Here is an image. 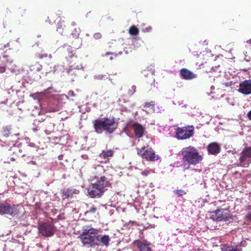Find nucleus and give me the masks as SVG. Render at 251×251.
Instances as JSON below:
<instances>
[{
  "label": "nucleus",
  "mask_w": 251,
  "mask_h": 251,
  "mask_svg": "<svg viewBox=\"0 0 251 251\" xmlns=\"http://www.w3.org/2000/svg\"><path fill=\"white\" fill-rule=\"evenodd\" d=\"M110 186L109 180L104 176H95L88 188V193L91 198H100Z\"/></svg>",
  "instance_id": "nucleus-1"
},
{
  "label": "nucleus",
  "mask_w": 251,
  "mask_h": 251,
  "mask_svg": "<svg viewBox=\"0 0 251 251\" xmlns=\"http://www.w3.org/2000/svg\"><path fill=\"white\" fill-rule=\"evenodd\" d=\"M181 153L183 162L182 165L185 169H188L190 165H196L199 164L203 159L202 156L198 150L191 146L183 148Z\"/></svg>",
  "instance_id": "nucleus-2"
},
{
  "label": "nucleus",
  "mask_w": 251,
  "mask_h": 251,
  "mask_svg": "<svg viewBox=\"0 0 251 251\" xmlns=\"http://www.w3.org/2000/svg\"><path fill=\"white\" fill-rule=\"evenodd\" d=\"M93 128L98 134H101L105 131L109 134L113 133L117 128L114 118H103L98 119L93 122Z\"/></svg>",
  "instance_id": "nucleus-3"
},
{
  "label": "nucleus",
  "mask_w": 251,
  "mask_h": 251,
  "mask_svg": "<svg viewBox=\"0 0 251 251\" xmlns=\"http://www.w3.org/2000/svg\"><path fill=\"white\" fill-rule=\"evenodd\" d=\"M19 211L17 206L12 205L6 201H0V215H10L13 217L18 215Z\"/></svg>",
  "instance_id": "nucleus-4"
},
{
  "label": "nucleus",
  "mask_w": 251,
  "mask_h": 251,
  "mask_svg": "<svg viewBox=\"0 0 251 251\" xmlns=\"http://www.w3.org/2000/svg\"><path fill=\"white\" fill-rule=\"evenodd\" d=\"M194 133L193 126L177 127L176 130V137L179 140H184L192 137Z\"/></svg>",
  "instance_id": "nucleus-5"
},
{
  "label": "nucleus",
  "mask_w": 251,
  "mask_h": 251,
  "mask_svg": "<svg viewBox=\"0 0 251 251\" xmlns=\"http://www.w3.org/2000/svg\"><path fill=\"white\" fill-rule=\"evenodd\" d=\"M38 229L41 235H53L55 228L49 223L40 222L38 224Z\"/></svg>",
  "instance_id": "nucleus-6"
},
{
  "label": "nucleus",
  "mask_w": 251,
  "mask_h": 251,
  "mask_svg": "<svg viewBox=\"0 0 251 251\" xmlns=\"http://www.w3.org/2000/svg\"><path fill=\"white\" fill-rule=\"evenodd\" d=\"M210 218L217 221H226L229 217V211L227 209H217L211 213Z\"/></svg>",
  "instance_id": "nucleus-7"
},
{
  "label": "nucleus",
  "mask_w": 251,
  "mask_h": 251,
  "mask_svg": "<svg viewBox=\"0 0 251 251\" xmlns=\"http://www.w3.org/2000/svg\"><path fill=\"white\" fill-rule=\"evenodd\" d=\"M240 164L242 166L251 163V146L245 147L239 154Z\"/></svg>",
  "instance_id": "nucleus-8"
},
{
  "label": "nucleus",
  "mask_w": 251,
  "mask_h": 251,
  "mask_svg": "<svg viewBox=\"0 0 251 251\" xmlns=\"http://www.w3.org/2000/svg\"><path fill=\"white\" fill-rule=\"evenodd\" d=\"M100 236H79L85 247L86 248L94 247L100 243Z\"/></svg>",
  "instance_id": "nucleus-9"
},
{
  "label": "nucleus",
  "mask_w": 251,
  "mask_h": 251,
  "mask_svg": "<svg viewBox=\"0 0 251 251\" xmlns=\"http://www.w3.org/2000/svg\"><path fill=\"white\" fill-rule=\"evenodd\" d=\"M238 91L246 95L251 94V80H246L240 83Z\"/></svg>",
  "instance_id": "nucleus-10"
},
{
  "label": "nucleus",
  "mask_w": 251,
  "mask_h": 251,
  "mask_svg": "<svg viewBox=\"0 0 251 251\" xmlns=\"http://www.w3.org/2000/svg\"><path fill=\"white\" fill-rule=\"evenodd\" d=\"M138 153L148 160L152 161L155 158L154 153L151 149L145 150V148H143L138 151Z\"/></svg>",
  "instance_id": "nucleus-11"
},
{
  "label": "nucleus",
  "mask_w": 251,
  "mask_h": 251,
  "mask_svg": "<svg viewBox=\"0 0 251 251\" xmlns=\"http://www.w3.org/2000/svg\"><path fill=\"white\" fill-rule=\"evenodd\" d=\"M12 63V61L8 59L7 55H3L2 58L0 57V73H3L8 68L9 64Z\"/></svg>",
  "instance_id": "nucleus-12"
},
{
  "label": "nucleus",
  "mask_w": 251,
  "mask_h": 251,
  "mask_svg": "<svg viewBox=\"0 0 251 251\" xmlns=\"http://www.w3.org/2000/svg\"><path fill=\"white\" fill-rule=\"evenodd\" d=\"M180 76L186 80H191L196 77V74L193 72L186 68H182L180 70Z\"/></svg>",
  "instance_id": "nucleus-13"
},
{
  "label": "nucleus",
  "mask_w": 251,
  "mask_h": 251,
  "mask_svg": "<svg viewBox=\"0 0 251 251\" xmlns=\"http://www.w3.org/2000/svg\"><path fill=\"white\" fill-rule=\"evenodd\" d=\"M207 151L208 153L212 155H217L220 153L221 147L217 143L212 142L208 145Z\"/></svg>",
  "instance_id": "nucleus-14"
},
{
  "label": "nucleus",
  "mask_w": 251,
  "mask_h": 251,
  "mask_svg": "<svg viewBox=\"0 0 251 251\" xmlns=\"http://www.w3.org/2000/svg\"><path fill=\"white\" fill-rule=\"evenodd\" d=\"M98 233V229L92 227L91 226L86 225L82 227V232L80 235H97Z\"/></svg>",
  "instance_id": "nucleus-15"
},
{
  "label": "nucleus",
  "mask_w": 251,
  "mask_h": 251,
  "mask_svg": "<svg viewBox=\"0 0 251 251\" xmlns=\"http://www.w3.org/2000/svg\"><path fill=\"white\" fill-rule=\"evenodd\" d=\"M133 128L136 137L141 138L143 136L145 128L141 125L135 123L133 125Z\"/></svg>",
  "instance_id": "nucleus-16"
},
{
  "label": "nucleus",
  "mask_w": 251,
  "mask_h": 251,
  "mask_svg": "<svg viewBox=\"0 0 251 251\" xmlns=\"http://www.w3.org/2000/svg\"><path fill=\"white\" fill-rule=\"evenodd\" d=\"M75 189H68L67 190H62V199L64 200L69 198L73 197V195L75 193Z\"/></svg>",
  "instance_id": "nucleus-17"
},
{
  "label": "nucleus",
  "mask_w": 251,
  "mask_h": 251,
  "mask_svg": "<svg viewBox=\"0 0 251 251\" xmlns=\"http://www.w3.org/2000/svg\"><path fill=\"white\" fill-rule=\"evenodd\" d=\"M134 243L137 246L140 251H151V249L148 244L142 243L139 240H135Z\"/></svg>",
  "instance_id": "nucleus-18"
},
{
  "label": "nucleus",
  "mask_w": 251,
  "mask_h": 251,
  "mask_svg": "<svg viewBox=\"0 0 251 251\" xmlns=\"http://www.w3.org/2000/svg\"><path fill=\"white\" fill-rule=\"evenodd\" d=\"M114 151L112 150H103L100 153V156L103 159H108L109 157L113 156Z\"/></svg>",
  "instance_id": "nucleus-19"
},
{
  "label": "nucleus",
  "mask_w": 251,
  "mask_h": 251,
  "mask_svg": "<svg viewBox=\"0 0 251 251\" xmlns=\"http://www.w3.org/2000/svg\"><path fill=\"white\" fill-rule=\"evenodd\" d=\"M97 208L94 205H93V206L90 208L89 210L85 212L84 216L86 217V218L90 219L94 216V215L97 211Z\"/></svg>",
  "instance_id": "nucleus-20"
},
{
  "label": "nucleus",
  "mask_w": 251,
  "mask_h": 251,
  "mask_svg": "<svg viewBox=\"0 0 251 251\" xmlns=\"http://www.w3.org/2000/svg\"><path fill=\"white\" fill-rule=\"evenodd\" d=\"M30 69L34 72H40L42 69V66L38 63L30 66Z\"/></svg>",
  "instance_id": "nucleus-21"
},
{
  "label": "nucleus",
  "mask_w": 251,
  "mask_h": 251,
  "mask_svg": "<svg viewBox=\"0 0 251 251\" xmlns=\"http://www.w3.org/2000/svg\"><path fill=\"white\" fill-rule=\"evenodd\" d=\"M66 26L64 23V22H61L58 23L57 24V31L61 34H62L63 33V31L64 28H65Z\"/></svg>",
  "instance_id": "nucleus-22"
},
{
  "label": "nucleus",
  "mask_w": 251,
  "mask_h": 251,
  "mask_svg": "<svg viewBox=\"0 0 251 251\" xmlns=\"http://www.w3.org/2000/svg\"><path fill=\"white\" fill-rule=\"evenodd\" d=\"M128 32L131 35H137L139 33V29L135 26L132 25L129 28Z\"/></svg>",
  "instance_id": "nucleus-23"
},
{
  "label": "nucleus",
  "mask_w": 251,
  "mask_h": 251,
  "mask_svg": "<svg viewBox=\"0 0 251 251\" xmlns=\"http://www.w3.org/2000/svg\"><path fill=\"white\" fill-rule=\"evenodd\" d=\"M1 135L4 137H8L10 134V128L8 126H5L3 128L1 132Z\"/></svg>",
  "instance_id": "nucleus-24"
},
{
  "label": "nucleus",
  "mask_w": 251,
  "mask_h": 251,
  "mask_svg": "<svg viewBox=\"0 0 251 251\" xmlns=\"http://www.w3.org/2000/svg\"><path fill=\"white\" fill-rule=\"evenodd\" d=\"M100 243L101 242L104 245L108 246L109 241V236H100Z\"/></svg>",
  "instance_id": "nucleus-25"
},
{
  "label": "nucleus",
  "mask_w": 251,
  "mask_h": 251,
  "mask_svg": "<svg viewBox=\"0 0 251 251\" xmlns=\"http://www.w3.org/2000/svg\"><path fill=\"white\" fill-rule=\"evenodd\" d=\"M174 193L176 194L178 197H181L186 194V192L182 189L175 190Z\"/></svg>",
  "instance_id": "nucleus-26"
},
{
  "label": "nucleus",
  "mask_w": 251,
  "mask_h": 251,
  "mask_svg": "<svg viewBox=\"0 0 251 251\" xmlns=\"http://www.w3.org/2000/svg\"><path fill=\"white\" fill-rule=\"evenodd\" d=\"M144 107L145 108H149L152 111L154 110V104L152 102H147L144 104Z\"/></svg>",
  "instance_id": "nucleus-27"
},
{
  "label": "nucleus",
  "mask_w": 251,
  "mask_h": 251,
  "mask_svg": "<svg viewBox=\"0 0 251 251\" xmlns=\"http://www.w3.org/2000/svg\"><path fill=\"white\" fill-rule=\"evenodd\" d=\"M36 56L37 58L41 59L47 57L48 55L47 53H37L36 54Z\"/></svg>",
  "instance_id": "nucleus-28"
},
{
  "label": "nucleus",
  "mask_w": 251,
  "mask_h": 251,
  "mask_svg": "<svg viewBox=\"0 0 251 251\" xmlns=\"http://www.w3.org/2000/svg\"><path fill=\"white\" fill-rule=\"evenodd\" d=\"M244 220L247 222L251 223V212L245 216Z\"/></svg>",
  "instance_id": "nucleus-29"
},
{
  "label": "nucleus",
  "mask_w": 251,
  "mask_h": 251,
  "mask_svg": "<svg viewBox=\"0 0 251 251\" xmlns=\"http://www.w3.org/2000/svg\"><path fill=\"white\" fill-rule=\"evenodd\" d=\"M13 153L16 154L17 156L18 157H24V156H26V155L25 154H21L20 150H19L16 151H15L13 152Z\"/></svg>",
  "instance_id": "nucleus-30"
},
{
  "label": "nucleus",
  "mask_w": 251,
  "mask_h": 251,
  "mask_svg": "<svg viewBox=\"0 0 251 251\" xmlns=\"http://www.w3.org/2000/svg\"><path fill=\"white\" fill-rule=\"evenodd\" d=\"M93 37L96 39H100L101 38L102 35H101V34L100 33L97 32V33H95L94 34Z\"/></svg>",
  "instance_id": "nucleus-31"
},
{
  "label": "nucleus",
  "mask_w": 251,
  "mask_h": 251,
  "mask_svg": "<svg viewBox=\"0 0 251 251\" xmlns=\"http://www.w3.org/2000/svg\"><path fill=\"white\" fill-rule=\"evenodd\" d=\"M109 54H111L112 55L110 57V59L111 60H112V59H114V58H116L117 57V54H114L113 53H111V52H106V54H105V55H109Z\"/></svg>",
  "instance_id": "nucleus-32"
},
{
  "label": "nucleus",
  "mask_w": 251,
  "mask_h": 251,
  "mask_svg": "<svg viewBox=\"0 0 251 251\" xmlns=\"http://www.w3.org/2000/svg\"><path fill=\"white\" fill-rule=\"evenodd\" d=\"M67 58V59L69 60V61H70V59L71 58H75V60H77V56H76L74 54H72V55L69 56L68 57H66Z\"/></svg>",
  "instance_id": "nucleus-33"
},
{
  "label": "nucleus",
  "mask_w": 251,
  "mask_h": 251,
  "mask_svg": "<svg viewBox=\"0 0 251 251\" xmlns=\"http://www.w3.org/2000/svg\"><path fill=\"white\" fill-rule=\"evenodd\" d=\"M96 169L99 170L100 172H104V169L101 166H99L97 168H96Z\"/></svg>",
  "instance_id": "nucleus-34"
},
{
  "label": "nucleus",
  "mask_w": 251,
  "mask_h": 251,
  "mask_svg": "<svg viewBox=\"0 0 251 251\" xmlns=\"http://www.w3.org/2000/svg\"><path fill=\"white\" fill-rule=\"evenodd\" d=\"M68 95L71 97H74L75 96V94L73 91H70L68 93Z\"/></svg>",
  "instance_id": "nucleus-35"
},
{
  "label": "nucleus",
  "mask_w": 251,
  "mask_h": 251,
  "mask_svg": "<svg viewBox=\"0 0 251 251\" xmlns=\"http://www.w3.org/2000/svg\"><path fill=\"white\" fill-rule=\"evenodd\" d=\"M248 118L251 121V110H250L247 114Z\"/></svg>",
  "instance_id": "nucleus-36"
},
{
  "label": "nucleus",
  "mask_w": 251,
  "mask_h": 251,
  "mask_svg": "<svg viewBox=\"0 0 251 251\" xmlns=\"http://www.w3.org/2000/svg\"><path fill=\"white\" fill-rule=\"evenodd\" d=\"M251 209V204L247 205L246 206V210H250Z\"/></svg>",
  "instance_id": "nucleus-37"
},
{
  "label": "nucleus",
  "mask_w": 251,
  "mask_h": 251,
  "mask_svg": "<svg viewBox=\"0 0 251 251\" xmlns=\"http://www.w3.org/2000/svg\"><path fill=\"white\" fill-rule=\"evenodd\" d=\"M16 158H14V157H11L10 159V160L12 161L16 160Z\"/></svg>",
  "instance_id": "nucleus-38"
},
{
  "label": "nucleus",
  "mask_w": 251,
  "mask_h": 251,
  "mask_svg": "<svg viewBox=\"0 0 251 251\" xmlns=\"http://www.w3.org/2000/svg\"><path fill=\"white\" fill-rule=\"evenodd\" d=\"M248 43H249L251 45V39L249 40H248L247 42Z\"/></svg>",
  "instance_id": "nucleus-39"
},
{
  "label": "nucleus",
  "mask_w": 251,
  "mask_h": 251,
  "mask_svg": "<svg viewBox=\"0 0 251 251\" xmlns=\"http://www.w3.org/2000/svg\"><path fill=\"white\" fill-rule=\"evenodd\" d=\"M230 251H238V250L237 249H234L230 250Z\"/></svg>",
  "instance_id": "nucleus-40"
}]
</instances>
